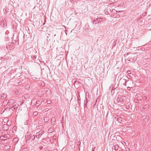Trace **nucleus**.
Instances as JSON below:
<instances>
[{"instance_id": "obj_1", "label": "nucleus", "mask_w": 151, "mask_h": 151, "mask_svg": "<svg viewBox=\"0 0 151 151\" xmlns=\"http://www.w3.org/2000/svg\"><path fill=\"white\" fill-rule=\"evenodd\" d=\"M127 98L125 96L122 95H120L116 99V101L118 102L122 101L123 102H125L127 100Z\"/></svg>"}, {"instance_id": "obj_2", "label": "nucleus", "mask_w": 151, "mask_h": 151, "mask_svg": "<svg viewBox=\"0 0 151 151\" xmlns=\"http://www.w3.org/2000/svg\"><path fill=\"white\" fill-rule=\"evenodd\" d=\"M136 59V56L134 57H130L125 60V61L127 63H130L134 62Z\"/></svg>"}, {"instance_id": "obj_3", "label": "nucleus", "mask_w": 151, "mask_h": 151, "mask_svg": "<svg viewBox=\"0 0 151 151\" xmlns=\"http://www.w3.org/2000/svg\"><path fill=\"white\" fill-rule=\"evenodd\" d=\"M15 44L14 43L10 42L6 46V48L9 50H12L13 49L14 47Z\"/></svg>"}, {"instance_id": "obj_4", "label": "nucleus", "mask_w": 151, "mask_h": 151, "mask_svg": "<svg viewBox=\"0 0 151 151\" xmlns=\"http://www.w3.org/2000/svg\"><path fill=\"white\" fill-rule=\"evenodd\" d=\"M10 137V134H6L4 135H2L0 137V139L1 140H6L7 139L9 138Z\"/></svg>"}, {"instance_id": "obj_5", "label": "nucleus", "mask_w": 151, "mask_h": 151, "mask_svg": "<svg viewBox=\"0 0 151 151\" xmlns=\"http://www.w3.org/2000/svg\"><path fill=\"white\" fill-rule=\"evenodd\" d=\"M102 21V18H97L96 19H94L93 20L92 23L93 24H96L97 23H99Z\"/></svg>"}, {"instance_id": "obj_6", "label": "nucleus", "mask_w": 151, "mask_h": 151, "mask_svg": "<svg viewBox=\"0 0 151 151\" xmlns=\"http://www.w3.org/2000/svg\"><path fill=\"white\" fill-rule=\"evenodd\" d=\"M43 133V131L42 130L37 132L35 135L37 139L39 138L42 135Z\"/></svg>"}, {"instance_id": "obj_7", "label": "nucleus", "mask_w": 151, "mask_h": 151, "mask_svg": "<svg viewBox=\"0 0 151 151\" xmlns=\"http://www.w3.org/2000/svg\"><path fill=\"white\" fill-rule=\"evenodd\" d=\"M14 103V99H10L8 102V104L9 105H13Z\"/></svg>"}, {"instance_id": "obj_8", "label": "nucleus", "mask_w": 151, "mask_h": 151, "mask_svg": "<svg viewBox=\"0 0 151 151\" xmlns=\"http://www.w3.org/2000/svg\"><path fill=\"white\" fill-rule=\"evenodd\" d=\"M3 128L4 130L7 131L9 129V127L7 125L4 124L3 126Z\"/></svg>"}, {"instance_id": "obj_9", "label": "nucleus", "mask_w": 151, "mask_h": 151, "mask_svg": "<svg viewBox=\"0 0 151 151\" xmlns=\"http://www.w3.org/2000/svg\"><path fill=\"white\" fill-rule=\"evenodd\" d=\"M18 108V105H14L13 106H12L11 109L12 110H14V109H17Z\"/></svg>"}, {"instance_id": "obj_10", "label": "nucleus", "mask_w": 151, "mask_h": 151, "mask_svg": "<svg viewBox=\"0 0 151 151\" xmlns=\"http://www.w3.org/2000/svg\"><path fill=\"white\" fill-rule=\"evenodd\" d=\"M6 21L4 19L3 20L1 23V25L2 27H4V26H5V25L6 24Z\"/></svg>"}, {"instance_id": "obj_11", "label": "nucleus", "mask_w": 151, "mask_h": 151, "mask_svg": "<svg viewBox=\"0 0 151 151\" xmlns=\"http://www.w3.org/2000/svg\"><path fill=\"white\" fill-rule=\"evenodd\" d=\"M42 91L39 90L37 93V95L40 97L42 96L43 95Z\"/></svg>"}, {"instance_id": "obj_12", "label": "nucleus", "mask_w": 151, "mask_h": 151, "mask_svg": "<svg viewBox=\"0 0 151 151\" xmlns=\"http://www.w3.org/2000/svg\"><path fill=\"white\" fill-rule=\"evenodd\" d=\"M6 97V94L4 93H3L1 95V99H4Z\"/></svg>"}, {"instance_id": "obj_13", "label": "nucleus", "mask_w": 151, "mask_h": 151, "mask_svg": "<svg viewBox=\"0 0 151 151\" xmlns=\"http://www.w3.org/2000/svg\"><path fill=\"white\" fill-rule=\"evenodd\" d=\"M51 123L52 124H55V119L54 117H52L51 120Z\"/></svg>"}, {"instance_id": "obj_14", "label": "nucleus", "mask_w": 151, "mask_h": 151, "mask_svg": "<svg viewBox=\"0 0 151 151\" xmlns=\"http://www.w3.org/2000/svg\"><path fill=\"white\" fill-rule=\"evenodd\" d=\"M31 138L30 135L28 134L26 136V141H27L30 139Z\"/></svg>"}, {"instance_id": "obj_15", "label": "nucleus", "mask_w": 151, "mask_h": 151, "mask_svg": "<svg viewBox=\"0 0 151 151\" xmlns=\"http://www.w3.org/2000/svg\"><path fill=\"white\" fill-rule=\"evenodd\" d=\"M113 148L115 150H118L119 147L117 145L114 144L113 147Z\"/></svg>"}, {"instance_id": "obj_16", "label": "nucleus", "mask_w": 151, "mask_h": 151, "mask_svg": "<svg viewBox=\"0 0 151 151\" xmlns=\"http://www.w3.org/2000/svg\"><path fill=\"white\" fill-rule=\"evenodd\" d=\"M50 89H48L45 91V93L46 95H48L50 94Z\"/></svg>"}, {"instance_id": "obj_17", "label": "nucleus", "mask_w": 151, "mask_h": 151, "mask_svg": "<svg viewBox=\"0 0 151 151\" xmlns=\"http://www.w3.org/2000/svg\"><path fill=\"white\" fill-rule=\"evenodd\" d=\"M49 118L47 117H45L44 118V120L45 122H47L49 120Z\"/></svg>"}, {"instance_id": "obj_18", "label": "nucleus", "mask_w": 151, "mask_h": 151, "mask_svg": "<svg viewBox=\"0 0 151 151\" xmlns=\"http://www.w3.org/2000/svg\"><path fill=\"white\" fill-rule=\"evenodd\" d=\"M11 121H8L7 122L6 124H5V125H7V126H8V127H9L11 125Z\"/></svg>"}, {"instance_id": "obj_19", "label": "nucleus", "mask_w": 151, "mask_h": 151, "mask_svg": "<svg viewBox=\"0 0 151 151\" xmlns=\"http://www.w3.org/2000/svg\"><path fill=\"white\" fill-rule=\"evenodd\" d=\"M111 12L114 14H116L117 13V11L114 9H112L111 10Z\"/></svg>"}, {"instance_id": "obj_20", "label": "nucleus", "mask_w": 151, "mask_h": 151, "mask_svg": "<svg viewBox=\"0 0 151 151\" xmlns=\"http://www.w3.org/2000/svg\"><path fill=\"white\" fill-rule=\"evenodd\" d=\"M38 114V112L37 111H35L34 112L33 115L34 116H37Z\"/></svg>"}, {"instance_id": "obj_21", "label": "nucleus", "mask_w": 151, "mask_h": 151, "mask_svg": "<svg viewBox=\"0 0 151 151\" xmlns=\"http://www.w3.org/2000/svg\"><path fill=\"white\" fill-rule=\"evenodd\" d=\"M35 136L34 135H33L32 136V137H31V138L32 140H33L35 139Z\"/></svg>"}, {"instance_id": "obj_22", "label": "nucleus", "mask_w": 151, "mask_h": 151, "mask_svg": "<svg viewBox=\"0 0 151 151\" xmlns=\"http://www.w3.org/2000/svg\"><path fill=\"white\" fill-rule=\"evenodd\" d=\"M145 106V109H148L149 107V105L148 104H146Z\"/></svg>"}, {"instance_id": "obj_23", "label": "nucleus", "mask_w": 151, "mask_h": 151, "mask_svg": "<svg viewBox=\"0 0 151 151\" xmlns=\"http://www.w3.org/2000/svg\"><path fill=\"white\" fill-rule=\"evenodd\" d=\"M31 57L32 58H33V60H35V59L36 58V56H34V55H32Z\"/></svg>"}, {"instance_id": "obj_24", "label": "nucleus", "mask_w": 151, "mask_h": 151, "mask_svg": "<svg viewBox=\"0 0 151 151\" xmlns=\"http://www.w3.org/2000/svg\"><path fill=\"white\" fill-rule=\"evenodd\" d=\"M13 141L14 142H17L18 141L17 139L16 138H14Z\"/></svg>"}, {"instance_id": "obj_25", "label": "nucleus", "mask_w": 151, "mask_h": 151, "mask_svg": "<svg viewBox=\"0 0 151 151\" xmlns=\"http://www.w3.org/2000/svg\"><path fill=\"white\" fill-rule=\"evenodd\" d=\"M141 18V17L135 20V21H136L137 22L139 20V19H140Z\"/></svg>"}, {"instance_id": "obj_26", "label": "nucleus", "mask_w": 151, "mask_h": 151, "mask_svg": "<svg viewBox=\"0 0 151 151\" xmlns=\"http://www.w3.org/2000/svg\"><path fill=\"white\" fill-rule=\"evenodd\" d=\"M145 109V107H142L140 109V110L141 111H143L144 109Z\"/></svg>"}, {"instance_id": "obj_27", "label": "nucleus", "mask_w": 151, "mask_h": 151, "mask_svg": "<svg viewBox=\"0 0 151 151\" xmlns=\"http://www.w3.org/2000/svg\"><path fill=\"white\" fill-rule=\"evenodd\" d=\"M127 73L128 74H131V72L129 70H128L127 71Z\"/></svg>"}, {"instance_id": "obj_28", "label": "nucleus", "mask_w": 151, "mask_h": 151, "mask_svg": "<svg viewBox=\"0 0 151 151\" xmlns=\"http://www.w3.org/2000/svg\"><path fill=\"white\" fill-rule=\"evenodd\" d=\"M49 130V131H50V132H51V131H52V128H50V129H49V130Z\"/></svg>"}, {"instance_id": "obj_29", "label": "nucleus", "mask_w": 151, "mask_h": 151, "mask_svg": "<svg viewBox=\"0 0 151 151\" xmlns=\"http://www.w3.org/2000/svg\"><path fill=\"white\" fill-rule=\"evenodd\" d=\"M126 150L127 151H129V148H127V149H126Z\"/></svg>"}, {"instance_id": "obj_30", "label": "nucleus", "mask_w": 151, "mask_h": 151, "mask_svg": "<svg viewBox=\"0 0 151 151\" xmlns=\"http://www.w3.org/2000/svg\"><path fill=\"white\" fill-rule=\"evenodd\" d=\"M122 121V120L121 119H119V120H118V122L119 123H120Z\"/></svg>"}, {"instance_id": "obj_31", "label": "nucleus", "mask_w": 151, "mask_h": 151, "mask_svg": "<svg viewBox=\"0 0 151 151\" xmlns=\"http://www.w3.org/2000/svg\"><path fill=\"white\" fill-rule=\"evenodd\" d=\"M142 50V51H144V50H145V48H142V49L141 50Z\"/></svg>"}, {"instance_id": "obj_32", "label": "nucleus", "mask_w": 151, "mask_h": 151, "mask_svg": "<svg viewBox=\"0 0 151 151\" xmlns=\"http://www.w3.org/2000/svg\"><path fill=\"white\" fill-rule=\"evenodd\" d=\"M47 103L48 104H50L51 103V101H47Z\"/></svg>"}, {"instance_id": "obj_33", "label": "nucleus", "mask_w": 151, "mask_h": 151, "mask_svg": "<svg viewBox=\"0 0 151 151\" xmlns=\"http://www.w3.org/2000/svg\"><path fill=\"white\" fill-rule=\"evenodd\" d=\"M43 148V147H42V146H41V147H40V150H42Z\"/></svg>"}, {"instance_id": "obj_34", "label": "nucleus", "mask_w": 151, "mask_h": 151, "mask_svg": "<svg viewBox=\"0 0 151 151\" xmlns=\"http://www.w3.org/2000/svg\"><path fill=\"white\" fill-rule=\"evenodd\" d=\"M86 99V105H85L86 107V106H87L86 104H87V102H88V101H87V99Z\"/></svg>"}, {"instance_id": "obj_35", "label": "nucleus", "mask_w": 151, "mask_h": 151, "mask_svg": "<svg viewBox=\"0 0 151 151\" xmlns=\"http://www.w3.org/2000/svg\"><path fill=\"white\" fill-rule=\"evenodd\" d=\"M78 102L79 103V101H80V100L79 99V97L78 98Z\"/></svg>"}, {"instance_id": "obj_36", "label": "nucleus", "mask_w": 151, "mask_h": 151, "mask_svg": "<svg viewBox=\"0 0 151 151\" xmlns=\"http://www.w3.org/2000/svg\"><path fill=\"white\" fill-rule=\"evenodd\" d=\"M137 48H138V49L137 50H140V49H141L140 48V47H139Z\"/></svg>"}, {"instance_id": "obj_37", "label": "nucleus", "mask_w": 151, "mask_h": 151, "mask_svg": "<svg viewBox=\"0 0 151 151\" xmlns=\"http://www.w3.org/2000/svg\"><path fill=\"white\" fill-rule=\"evenodd\" d=\"M109 9V11L111 12V9Z\"/></svg>"}, {"instance_id": "obj_38", "label": "nucleus", "mask_w": 151, "mask_h": 151, "mask_svg": "<svg viewBox=\"0 0 151 151\" xmlns=\"http://www.w3.org/2000/svg\"><path fill=\"white\" fill-rule=\"evenodd\" d=\"M127 88L128 90H129V89L130 88V87H127Z\"/></svg>"}, {"instance_id": "obj_39", "label": "nucleus", "mask_w": 151, "mask_h": 151, "mask_svg": "<svg viewBox=\"0 0 151 151\" xmlns=\"http://www.w3.org/2000/svg\"><path fill=\"white\" fill-rule=\"evenodd\" d=\"M15 127H15V126H14L13 127V129H15Z\"/></svg>"}, {"instance_id": "obj_40", "label": "nucleus", "mask_w": 151, "mask_h": 151, "mask_svg": "<svg viewBox=\"0 0 151 151\" xmlns=\"http://www.w3.org/2000/svg\"><path fill=\"white\" fill-rule=\"evenodd\" d=\"M33 101H35V99H32V102Z\"/></svg>"}, {"instance_id": "obj_41", "label": "nucleus", "mask_w": 151, "mask_h": 151, "mask_svg": "<svg viewBox=\"0 0 151 151\" xmlns=\"http://www.w3.org/2000/svg\"><path fill=\"white\" fill-rule=\"evenodd\" d=\"M29 87H28V89H29Z\"/></svg>"}, {"instance_id": "obj_42", "label": "nucleus", "mask_w": 151, "mask_h": 151, "mask_svg": "<svg viewBox=\"0 0 151 151\" xmlns=\"http://www.w3.org/2000/svg\"><path fill=\"white\" fill-rule=\"evenodd\" d=\"M149 30H150V31H151V29H149Z\"/></svg>"}, {"instance_id": "obj_43", "label": "nucleus", "mask_w": 151, "mask_h": 151, "mask_svg": "<svg viewBox=\"0 0 151 151\" xmlns=\"http://www.w3.org/2000/svg\"><path fill=\"white\" fill-rule=\"evenodd\" d=\"M92 151H94V150H92Z\"/></svg>"}, {"instance_id": "obj_44", "label": "nucleus", "mask_w": 151, "mask_h": 151, "mask_svg": "<svg viewBox=\"0 0 151 151\" xmlns=\"http://www.w3.org/2000/svg\"><path fill=\"white\" fill-rule=\"evenodd\" d=\"M80 144H81V142H80V143H79V145H80Z\"/></svg>"}, {"instance_id": "obj_45", "label": "nucleus", "mask_w": 151, "mask_h": 151, "mask_svg": "<svg viewBox=\"0 0 151 151\" xmlns=\"http://www.w3.org/2000/svg\"><path fill=\"white\" fill-rule=\"evenodd\" d=\"M63 119V118H62V119Z\"/></svg>"}, {"instance_id": "obj_46", "label": "nucleus", "mask_w": 151, "mask_h": 151, "mask_svg": "<svg viewBox=\"0 0 151 151\" xmlns=\"http://www.w3.org/2000/svg\"><path fill=\"white\" fill-rule=\"evenodd\" d=\"M63 119V118H62V119Z\"/></svg>"}, {"instance_id": "obj_47", "label": "nucleus", "mask_w": 151, "mask_h": 151, "mask_svg": "<svg viewBox=\"0 0 151 151\" xmlns=\"http://www.w3.org/2000/svg\"><path fill=\"white\" fill-rule=\"evenodd\" d=\"M147 121H148V119H147Z\"/></svg>"}]
</instances>
